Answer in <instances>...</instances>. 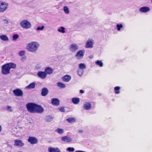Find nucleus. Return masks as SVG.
I'll return each mask as SVG.
<instances>
[{"label": "nucleus", "instance_id": "f257e3e1", "mask_svg": "<svg viewBox=\"0 0 152 152\" xmlns=\"http://www.w3.org/2000/svg\"><path fill=\"white\" fill-rule=\"evenodd\" d=\"M28 112L31 113H42L44 111L43 108L40 105L33 103H29L26 105Z\"/></svg>", "mask_w": 152, "mask_h": 152}, {"label": "nucleus", "instance_id": "f03ea898", "mask_svg": "<svg viewBox=\"0 0 152 152\" xmlns=\"http://www.w3.org/2000/svg\"><path fill=\"white\" fill-rule=\"evenodd\" d=\"M16 66V64L13 63H7L1 66V73L4 75H8L10 73V69H15Z\"/></svg>", "mask_w": 152, "mask_h": 152}, {"label": "nucleus", "instance_id": "7ed1b4c3", "mask_svg": "<svg viewBox=\"0 0 152 152\" xmlns=\"http://www.w3.org/2000/svg\"><path fill=\"white\" fill-rule=\"evenodd\" d=\"M39 46V44L38 42H32L27 44L26 48L30 52L35 53L37 50Z\"/></svg>", "mask_w": 152, "mask_h": 152}, {"label": "nucleus", "instance_id": "20e7f679", "mask_svg": "<svg viewBox=\"0 0 152 152\" xmlns=\"http://www.w3.org/2000/svg\"><path fill=\"white\" fill-rule=\"evenodd\" d=\"M9 4L5 1H0V13L5 12L8 8Z\"/></svg>", "mask_w": 152, "mask_h": 152}, {"label": "nucleus", "instance_id": "39448f33", "mask_svg": "<svg viewBox=\"0 0 152 152\" xmlns=\"http://www.w3.org/2000/svg\"><path fill=\"white\" fill-rule=\"evenodd\" d=\"M20 25L22 28L24 29H28L31 26L30 22L26 20H22L20 23Z\"/></svg>", "mask_w": 152, "mask_h": 152}, {"label": "nucleus", "instance_id": "423d86ee", "mask_svg": "<svg viewBox=\"0 0 152 152\" xmlns=\"http://www.w3.org/2000/svg\"><path fill=\"white\" fill-rule=\"evenodd\" d=\"M9 23V21L7 18H2L0 23V29L2 28L5 29V27Z\"/></svg>", "mask_w": 152, "mask_h": 152}, {"label": "nucleus", "instance_id": "0eeeda50", "mask_svg": "<svg viewBox=\"0 0 152 152\" xmlns=\"http://www.w3.org/2000/svg\"><path fill=\"white\" fill-rule=\"evenodd\" d=\"M83 108L86 110H89L92 107L91 102H85L83 104Z\"/></svg>", "mask_w": 152, "mask_h": 152}, {"label": "nucleus", "instance_id": "6e6552de", "mask_svg": "<svg viewBox=\"0 0 152 152\" xmlns=\"http://www.w3.org/2000/svg\"><path fill=\"white\" fill-rule=\"evenodd\" d=\"M32 145L36 144L38 143V140L34 137L29 136L27 140Z\"/></svg>", "mask_w": 152, "mask_h": 152}, {"label": "nucleus", "instance_id": "1a4fd4ad", "mask_svg": "<svg viewBox=\"0 0 152 152\" xmlns=\"http://www.w3.org/2000/svg\"><path fill=\"white\" fill-rule=\"evenodd\" d=\"M85 51L83 50H80L77 52L75 56L79 59H82L84 55Z\"/></svg>", "mask_w": 152, "mask_h": 152}, {"label": "nucleus", "instance_id": "9d476101", "mask_svg": "<svg viewBox=\"0 0 152 152\" xmlns=\"http://www.w3.org/2000/svg\"><path fill=\"white\" fill-rule=\"evenodd\" d=\"M94 42L92 39H88L86 42L85 47L87 48H92L94 47Z\"/></svg>", "mask_w": 152, "mask_h": 152}, {"label": "nucleus", "instance_id": "9b49d317", "mask_svg": "<svg viewBox=\"0 0 152 152\" xmlns=\"http://www.w3.org/2000/svg\"><path fill=\"white\" fill-rule=\"evenodd\" d=\"M78 48V46L77 44L73 43L71 44L69 47V50L72 52H75Z\"/></svg>", "mask_w": 152, "mask_h": 152}, {"label": "nucleus", "instance_id": "f8f14e48", "mask_svg": "<svg viewBox=\"0 0 152 152\" xmlns=\"http://www.w3.org/2000/svg\"><path fill=\"white\" fill-rule=\"evenodd\" d=\"M13 92L14 95L16 96H22L23 95L22 91L18 89L13 90Z\"/></svg>", "mask_w": 152, "mask_h": 152}, {"label": "nucleus", "instance_id": "ddd939ff", "mask_svg": "<svg viewBox=\"0 0 152 152\" xmlns=\"http://www.w3.org/2000/svg\"><path fill=\"white\" fill-rule=\"evenodd\" d=\"M38 76L42 79H44L47 77L46 73L44 72L39 71L37 73Z\"/></svg>", "mask_w": 152, "mask_h": 152}, {"label": "nucleus", "instance_id": "4468645a", "mask_svg": "<svg viewBox=\"0 0 152 152\" xmlns=\"http://www.w3.org/2000/svg\"><path fill=\"white\" fill-rule=\"evenodd\" d=\"M14 142V145L19 147H22L24 145V143L22 142L21 140H15Z\"/></svg>", "mask_w": 152, "mask_h": 152}, {"label": "nucleus", "instance_id": "2eb2a0df", "mask_svg": "<svg viewBox=\"0 0 152 152\" xmlns=\"http://www.w3.org/2000/svg\"><path fill=\"white\" fill-rule=\"evenodd\" d=\"M150 8L148 7H140L139 10L140 12L142 13H146L150 11Z\"/></svg>", "mask_w": 152, "mask_h": 152}, {"label": "nucleus", "instance_id": "dca6fc26", "mask_svg": "<svg viewBox=\"0 0 152 152\" xmlns=\"http://www.w3.org/2000/svg\"><path fill=\"white\" fill-rule=\"evenodd\" d=\"M61 139L62 141L67 142H70L72 141V138L67 136L62 137Z\"/></svg>", "mask_w": 152, "mask_h": 152}, {"label": "nucleus", "instance_id": "f3484780", "mask_svg": "<svg viewBox=\"0 0 152 152\" xmlns=\"http://www.w3.org/2000/svg\"><path fill=\"white\" fill-rule=\"evenodd\" d=\"M71 79V76L66 75L62 77V80L64 81L68 82H69Z\"/></svg>", "mask_w": 152, "mask_h": 152}, {"label": "nucleus", "instance_id": "a211bd4d", "mask_svg": "<svg viewBox=\"0 0 152 152\" xmlns=\"http://www.w3.org/2000/svg\"><path fill=\"white\" fill-rule=\"evenodd\" d=\"M59 101L57 98H53L52 99L51 103L53 105L58 106L59 104Z\"/></svg>", "mask_w": 152, "mask_h": 152}, {"label": "nucleus", "instance_id": "6ab92c4d", "mask_svg": "<svg viewBox=\"0 0 152 152\" xmlns=\"http://www.w3.org/2000/svg\"><path fill=\"white\" fill-rule=\"evenodd\" d=\"M49 152H61L60 150L57 148H48Z\"/></svg>", "mask_w": 152, "mask_h": 152}, {"label": "nucleus", "instance_id": "aec40b11", "mask_svg": "<svg viewBox=\"0 0 152 152\" xmlns=\"http://www.w3.org/2000/svg\"><path fill=\"white\" fill-rule=\"evenodd\" d=\"M53 70L52 68L50 67H46L45 69V72L46 73V75H50L53 73Z\"/></svg>", "mask_w": 152, "mask_h": 152}, {"label": "nucleus", "instance_id": "412c9836", "mask_svg": "<svg viewBox=\"0 0 152 152\" xmlns=\"http://www.w3.org/2000/svg\"><path fill=\"white\" fill-rule=\"evenodd\" d=\"M48 93V89L45 88L42 89L41 92V95L43 96H45Z\"/></svg>", "mask_w": 152, "mask_h": 152}, {"label": "nucleus", "instance_id": "4be33fe9", "mask_svg": "<svg viewBox=\"0 0 152 152\" xmlns=\"http://www.w3.org/2000/svg\"><path fill=\"white\" fill-rule=\"evenodd\" d=\"M121 88V87L120 86H116L114 88V91L115 94H118L120 93V89Z\"/></svg>", "mask_w": 152, "mask_h": 152}, {"label": "nucleus", "instance_id": "5701e85b", "mask_svg": "<svg viewBox=\"0 0 152 152\" xmlns=\"http://www.w3.org/2000/svg\"><path fill=\"white\" fill-rule=\"evenodd\" d=\"M0 38L3 41H8L9 40L8 37L5 35H2L0 36Z\"/></svg>", "mask_w": 152, "mask_h": 152}, {"label": "nucleus", "instance_id": "b1692460", "mask_svg": "<svg viewBox=\"0 0 152 152\" xmlns=\"http://www.w3.org/2000/svg\"><path fill=\"white\" fill-rule=\"evenodd\" d=\"M72 101L75 104H77L80 102V99L78 98H73L72 99Z\"/></svg>", "mask_w": 152, "mask_h": 152}, {"label": "nucleus", "instance_id": "393cba45", "mask_svg": "<svg viewBox=\"0 0 152 152\" xmlns=\"http://www.w3.org/2000/svg\"><path fill=\"white\" fill-rule=\"evenodd\" d=\"M35 83H32L26 87V88L28 89L34 88H35Z\"/></svg>", "mask_w": 152, "mask_h": 152}, {"label": "nucleus", "instance_id": "a878e982", "mask_svg": "<svg viewBox=\"0 0 152 152\" xmlns=\"http://www.w3.org/2000/svg\"><path fill=\"white\" fill-rule=\"evenodd\" d=\"M96 65L100 67H102L103 66V63L101 60H97L95 62Z\"/></svg>", "mask_w": 152, "mask_h": 152}, {"label": "nucleus", "instance_id": "bb28decb", "mask_svg": "<svg viewBox=\"0 0 152 152\" xmlns=\"http://www.w3.org/2000/svg\"><path fill=\"white\" fill-rule=\"evenodd\" d=\"M53 119V117L51 115H48L45 117V120L47 122H51Z\"/></svg>", "mask_w": 152, "mask_h": 152}, {"label": "nucleus", "instance_id": "cd10ccee", "mask_svg": "<svg viewBox=\"0 0 152 152\" xmlns=\"http://www.w3.org/2000/svg\"><path fill=\"white\" fill-rule=\"evenodd\" d=\"M123 27V25L121 24H118L116 25V29L118 31H121Z\"/></svg>", "mask_w": 152, "mask_h": 152}, {"label": "nucleus", "instance_id": "c85d7f7f", "mask_svg": "<svg viewBox=\"0 0 152 152\" xmlns=\"http://www.w3.org/2000/svg\"><path fill=\"white\" fill-rule=\"evenodd\" d=\"M79 68L84 70L86 68V65L84 63H80L79 64Z\"/></svg>", "mask_w": 152, "mask_h": 152}, {"label": "nucleus", "instance_id": "c756f323", "mask_svg": "<svg viewBox=\"0 0 152 152\" xmlns=\"http://www.w3.org/2000/svg\"><path fill=\"white\" fill-rule=\"evenodd\" d=\"M77 72L78 75L79 76L81 77L83 74V73L84 72V70L79 68L77 70Z\"/></svg>", "mask_w": 152, "mask_h": 152}, {"label": "nucleus", "instance_id": "7c9ffc66", "mask_svg": "<svg viewBox=\"0 0 152 152\" xmlns=\"http://www.w3.org/2000/svg\"><path fill=\"white\" fill-rule=\"evenodd\" d=\"M55 131L60 134H62L64 132V130L63 129L59 128H58L56 129Z\"/></svg>", "mask_w": 152, "mask_h": 152}, {"label": "nucleus", "instance_id": "2f4dec72", "mask_svg": "<svg viewBox=\"0 0 152 152\" xmlns=\"http://www.w3.org/2000/svg\"><path fill=\"white\" fill-rule=\"evenodd\" d=\"M63 10L66 14H69L70 12L69 8L67 6H64L63 7Z\"/></svg>", "mask_w": 152, "mask_h": 152}, {"label": "nucleus", "instance_id": "473e14b6", "mask_svg": "<svg viewBox=\"0 0 152 152\" xmlns=\"http://www.w3.org/2000/svg\"><path fill=\"white\" fill-rule=\"evenodd\" d=\"M57 30L59 32L64 33L65 32V28L61 26Z\"/></svg>", "mask_w": 152, "mask_h": 152}, {"label": "nucleus", "instance_id": "72a5a7b5", "mask_svg": "<svg viewBox=\"0 0 152 152\" xmlns=\"http://www.w3.org/2000/svg\"><path fill=\"white\" fill-rule=\"evenodd\" d=\"M57 85L58 86L61 88H64L66 87V86L64 84L61 82H58Z\"/></svg>", "mask_w": 152, "mask_h": 152}, {"label": "nucleus", "instance_id": "f704fd0d", "mask_svg": "<svg viewBox=\"0 0 152 152\" xmlns=\"http://www.w3.org/2000/svg\"><path fill=\"white\" fill-rule=\"evenodd\" d=\"M66 120L68 123H71L75 121V119L74 118H69L67 119Z\"/></svg>", "mask_w": 152, "mask_h": 152}, {"label": "nucleus", "instance_id": "c9c22d12", "mask_svg": "<svg viewBox=\"0 0 152 152\" xmlns=\"http://www.w3.org/2000/svg\"><path fill=\"white\" fill-rule=\"evenodd\" d=\"M6 109L8 111L10 112H12L13 111V110L12 107L10 106H7Z\"/></svg>", "mask_w": 152, "mask_h": 152}, {"label": "nucleus", "instance_id": "e433bc0d", "mask_svg": "<svg viewBox=\"0 0 152 152\" xmlns=\"http://www.w3.org/2000/svg\"><path fill=\"white\" fill-rule=\"evenodd\" d=\"M74 150L75 149L73 147H68L66 149V151H68L70 152H73L74 151Z\"/></svg>", "mask_w": 152, "mask_h": 152}, {"label": "nucleus", "instance_id": "4c0bfd02", "mask_svg": "<svg viewBox=\"0 0 152 152\" xmlns=\"http://www.w3.org/2000/svg\"><path fill=\"white\" fill-rule=\"evenodd\" d=\"M45 28V26H38L37 28V31H42Z\"/></svg>", "mask_w": 152, "mask_h": 152}, {"label": "nucleus", "instance_id": "58836bf2", "mask_svg": "<svg viewBox=\"0 0 152 152\" xmlns=\"http://www.w3.org/2000/svg\"><path fill=\"white\" fill-rule=\"evenodd\" d=\"M42 67V65L41 64H38L35 66V68L37 70H39Z\"/></svg>", "mask_w": 152, "mask_h": 152}, {"label": "nucleus", "instance_id": "ea45409f", "mask_svg": "<svg viewBox=\"0 0 152 152\" xmlns=\"http://www.w3.org/2000/svg\"><path fill=\"white\" fill-rule=\"evenodd\" d=\"M18 37V35L17 34L13 35L12 36L13 40L14 41H16Z\"/></svg>", "mask_w": 152, "mask_h": 152}, {"label": "nucleus", "instance_id": "a19ab883", "mask_svg": "<svg viewBox=\"0 0 152 152\" xmlns=\"http://www.w3.org/2000/svg\"><path fill=\"white\" fill-rule=\"evenodd\" d=\"M25 51L24 50H21L18 53V55L20 56H24L25 54Z\"/></svg>", "mask_w": 152, "mask_h": 152}, {"label": "nucleus", "instance_id": "79ce46f5", "mask_svg": "<svg viewBox=\"0 0 152 152\" xmlns=\"http://www.w3.org/2000/svg\"><path fill=\"white\" fill-rule=\"evenodd\" d=\"M60 111L61 112H64L65 111L64 108V107H61L59 108Z\"/></svg>", "mask_w": 152, "mask_h": 152}, {"label": "nucleus", "instance_id": "37998d69", "mask_svg": "<svg viewBox=\"0 0 152 152\" xmlns=\"http://www.w3.org/2000/svg\"><path fill=\"white\" fill-rule=\"evenodd\" d=\"M78 132L79 133H82L83 132V131L82 130H79Z\"/></svg>", "mask_w": 152, "mask_h": 152}, {"label": "nucleus", "instance_id": "c03bdc74", "mask_svg": "<svg viewBox=\"0 0 152 152\" xmlns=\"http://www.w3.org/2000/svg\"><path fill=\"white\" fill-rule=\"evenodd\" d=\"M80 92L81 94H83L84 93V91L82 90H80Z\"/></svg>", "mask_w": 152, "mask_h": 152}, {"label": "nucleus", "instance_id": "a18cd8bd", "mask_svg": "<svg viewBox=\"0 0 152 152\" xmlns=\"http://www.w3.org/2000/svg\"><path fill=\"white\" fill-rule=\"evenodd\" d=\"M75 152H86L85 151H80V150H78L76 151Z\"/></svg>", "mask_w": 152, "mask_h": 152}, {"label": "nucleus", "instance_id": "49530a36", "mask_svg": "<svg viewBox=\"0 0 152 152\" xmlns=\"http://www.w3.org/2000/svg\"><path fill=\"white\" fill-rule=\"evenodd\" d=\"M93 57V56L92 55H90L89 56V58H92Z\"/></svg>", "mask_w": 152, "mask_h": 152}, {"label": "nucleus", "instance_id": "de8ad7c7", "mask_svg": "<svg viewBox=\"0 0 152 152\" xmlns=\"http://www.w3.org/2000/svg\"><path fill=\"white\" fill-rule=\"evenodd\" d=\"M1 130H2V128H1V125H0V132L1 131Z\"/></svg>", "mask_w": 152, "mask_h": 152}, {"label": "nucleus", "instance_id": "09e8293b", "mask_svg": "<svg viewBox=\"0 0 152 152\" xmlns=\"http://www.w3.org/2000/svg\"><path fill=\"white\" fill-rule=\"evenodd\" d=\"M23 58H25V57H23L22 58L21 60H23Z\"/></svg>", "mask_w": 152, "mask_h": 152}]
</instances>
